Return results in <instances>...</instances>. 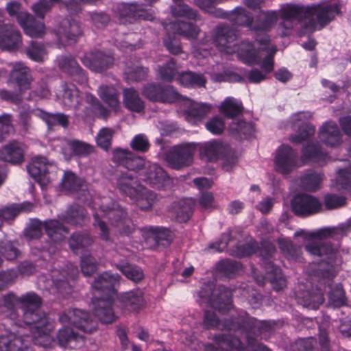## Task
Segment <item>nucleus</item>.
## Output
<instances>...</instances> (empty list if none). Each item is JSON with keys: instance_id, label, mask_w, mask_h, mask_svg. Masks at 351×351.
<instances>
[{"instance_id": "nucleus-1", "label": "nucleus", "mask_w": 351, "mask_h": 351, "mask_svg": "<svg viewBox=\"0 0 351 351\" xmlns=\"http://www.w3.org/2000/svg\"><path fill=\"white\" fill-rule=\"evenodd\" d=\"M19 298V304L23 311V322L32 332L34 344L44 348L51 347L53 340L50 333L54 325L40 310L42 298L34 291L27 292Z\"/></svg>"}, {"instance_id": "nucleus-2", "label": "nucleus", "mask_w": 351, "mask_h": 351, "mask_svg": "<svg viewBox=\"0 0 351 351\" xmlns=\"http://www.w3.org/2000/svg\"><path fill=\"white\" fill-rule=\"evenodd\" d=\"M258 324L256 318L242 310L237 311L235 315L221 320L215 311L206 310L203 319V325L206 329L215 328L245 335L249 345H254V339L251 336V332L258 327Z\"/></svg>"}, {"instance_id": "nucleus-3", "label": "nucleus", "mask_w": 351, "mask_h": 351, "mask_svg": "<svg viewBox=\"0 0 351 351\" xmlns=\"http://www.w3.org/2000/svg\"><path fill=\"white\" fill-rule=\"evenodd\" d=\"M198 295L208 299L210 305L221 313H226L233 306L232 290L223 285L216 287L213 282L208 281L202 285Z\"/></svg>"}, {"instance_id": "nucleus-4", "label": "nucleus", "mask_w": 351, "mask_h": 351, "mask_svg": "<svg viewBox=\"0 0 351 351\" xmlns=\"http://www.w3.org/2000/svg\"><path fill=\"white\" fill-rule=\"evenodd\" d=\"M263 259V267L268 276L273 289L280 291L287 287V280L282 273L281 269L276 265L270 259L276 252L275 245L268 240H263L258 251Z\"/></svg>"}, {"instance_id": "nucleus-5", "label": "nucleus", "mask_w": 351, "mask_h": 351, "mask_svg": "<svg viewBox=\"0 0 351 351\" xmlns=\"http://www.w3.org/2000/svg\"><path fill=\"white\" fill-rule=\"evenodd\" d=\"M99 208L102 217L108 218L120 234L129 236L135 231L136 225L128 216L125 209L117 202L112 201L108 205L101 204Z\"/></svg>"}, {"instance_id": "nucleus-6", "label": "nucleus", "mask_w": 351, "mask_h": 351, "mask_svg": "<svg viewBox=\"0 0 351 351\" xmlns=\"http://www.w3.org/2000/svg\"><path fill=\"white\" fill-rule=\"evenodd\" d=\"M307 21L304 23L303 28L305 32H314L316 29V16L318 24L322 28L329 24L336 15L340 14V6L338 3L322 4L318 3L308 5Z\"/></svg>"}, {"instance_id": "nucleus-7", "label": "nucleus", "mask_w": 351, "mask_h": 351, "mask_svg": "<svg viewBox=\"0 0 351 351\" xmlns=\"http://www.w3.org/2000/svg\"><path fill=\"white\" fill-rule=\"evenodd\" d=\"M196 149L197 144L195 143H184L174 145L165 154V160L171 168L180 170L193 163Z\"/></svg>"}, {"instance_id": "nucleus-8", "label": "nucleus", "mask_w": 351, "mask_h": 351, "mask_svg": "<svg viewBox=\"0 0 351 351\" xmlns=\"http://www.w3.org/2000/svg\"><path fill=\"white\" fill-rule=\"evenodd\" d=\"M142 95L152 102L173 104L181 100L182 95L170 85L148 83L144 86Z\"/></svg>"}, {"instance_id": "nucleus-9", "label": "nucleus", "mask_w": 351, "mask_h": 351, "mask_svg": "<svg viewBox=\"0 0 351 351\" xmlns=\"http://www.w3.org/2000/svg\"><path fill=\"white\" fill-rule=\"evenodd\" d=\"M58 319L62 324H71L86 333H92L97 326L88 312L77 308L61 313Z\"/></svg>"}, {"instance_id": "nucleus-10", "label": "nucleus", "mask_w": 351, "mask_h": 351, "mask_svg": "<svg viewBox=\"0 0 351 351\" xmlns=\"http://www.w3.org/2000/svg\"><path fill=\"white\" fill-rule=\"evenodd\" d=\"M291 208L296 216L306 217L320 212L322 204L316 197L300 193L291 199Z\"/></svg>"}, {"instance_id": "nucleus-11", "label": "nucleus", "mask_w": 351, "mask_h": 351, "mask_svg": "<svg viewBox=\"0 0 351 351\" xmlns=\"http://www.w3.org/2000/svg\"><path fill=\"white\" fill-rule=\"evenodd\" d=\"M117 14L121 23L123 21L132 23L137 20L153 21L154 12L151 9H146L143 4L137 3H121L117 7Z\"/></svg>"}, {"instance_id": "nucleus-12", "label": "nucleus", "mask_w": 351, "mask_h": 351, "mask_svg": "<svg viewBox=\"0 0 351 351\" xmlns=\"http://www.w3.org/2000/svg\"><path fill=\"white\" fill-rule=\"evenodd\" d=\"M80 60L86 67L99 73L109 69L114 62V58L110 52L97 49L86 53Z\"/></svg>"}, {"instance_id": "nucleus-13", "label": "nucleus", "mask_w": 351, "mask_h": 351, "mask_svg": "<svg viewBox=\"0 0 351 351\" xmlns=\"http://www.w3.org/2000/svg\"><path fill=\"white\" fill-rule=\"evenodd\" d=\"M117 304L123 313H138L146 305L144 293L134 289L117 295Z\"/></svg>"}, {"instance_id": "nucleus-14", "label": "nucleus", "mask_w": 351, "mask_h": 351, "mask_svg": "<svg viewBox=\"0 0 351 351\" xmlns=\"http://www.w3.org/2000/svg\"><path fill=\"white\" fill-rule=\"evenodd\" d=\"M139 177L146 184L157 189H167L173 184V180L162 167L156 164L145 166L139 173Z\"/></svg>"}, {"instance_id": "nucleus-15", "label": "nucleus", "mask_w": 351, "mask_h": 351, "mask_svg": "<svg viewBox=\"0 0 351 351\" xmlns=\"http://www.w3.org/2000/svg\"><path fill=\"white\" fill-rule=\"evenodd\" d=\"M93 315L102 324L115 322L119 316L114 311V300L112 295L94 297L92 298Z\"/></svg>"}, {"instance_id": "nucleus-16", "label": "nucleus", "mask_w": 351, "mask_h": 351, "mask_svg": "<svg viewBox=\"0 0 351 351\" xmlns=\"http://www.w3.org/2000/svg\"><path fill=\"white\" fill-rule=\"evenodd\" d=\"M112 160L117 166L138 174L144 169L145 165L143 157L136 156L128 149L121 148H117L113 151Z\"/></svg>"}, {"instance_id": "nucleus-17", "label": "nucleus", "mask_w": 351, "mask_h": 351, "mask_svg": "<svg viewBox=\"0 0 351 351\" xmlns=\"http://www.w3.org/2000/svg\"><path fill=\"white\" fill-rule=\"evenodd\" d=\"M275 167L282 174H289L298 164V153L289 145H281L276 151Z\"/></svg>"}, {"instance_id": "nucleus-18", "label": "nucleus", "mask_w": 351, "mask_h": 351, "mask_svg": "<svg viewBox=\"0 0 351 351\" xmlns=\"http://www.w3.org/2000/svg\"><path fill=\"white\" fill-rule=\"evenodd\" d=\"M25 328L19 326L17 330L0 335V351H27V339L30 337L24 330Z\"/></svg>"}, {"instance_id": "nucleus-19", "label": "nucleus", "mask_w": 351, "mask_h": 351, "mask_svg": "<svg viewBox=\"0 0 351 351\" xmlns=\"http://www.w3.org/2000/svg\"><path fill=\"white\" fill-rule=\"evenodd\" d=\"M58 65L62 72L69 75L77 84L80 85L87 84L88 77L86 71L71 56H61L58 57Z\"/></svg>"}, {"instance_id": "nucleus-20", "label": "nucleus", "mask_w": 351, "mask_h": 351, "mask_svg": "<svg viewBox=\"0 0 351 351\" xmlns=\"http://www.w3.org/2000/svg\"><path fill=\"white\" fill-rule=\"evenodd\" d=\"M62 221L77 228H83L90 223V217L86 208L83 206L73 204L67 206L66 210L58 215Z\"/></svg>"}, {"instance_id": "nucleus-21", "label": "nucleus", "mask_w": 351, "mask_h": 351, "mask_svg": "<svg viewBox=\"0 0 351 351\" xmlns=\"http://www.w3.org/2000/svg\"><path fill=\"white\" fill-rule=\"evenodd\" d=\"M115 184L119 191L130 199L136 196L143 186L136 176L130 172H121L115 178Z\"/></svg>"}, {"instance_id": "nucleus-22", "label": "nucleus", "mask_w": 351, "mask_h": 351, "mask_svg": "<svg viewBox=\"0 0 351 351\" xmlns=\"http://www.w3.org/2000/svg\"><path fill=\"white\" fill-rule=\"evenodd\" d=\"M8 81L14 84L21 93L30 88L33 78L31 71L25 64L16 62L10 71Z\"/></svg>"}, {"instance_id": "nucleus-23", "label": "nucleus", "mask_w": 351, "mask_h": 351, "mask_svg": "<svg viewBox=\"0 0 351 351\" xmlns=\"http://www.w3.org/2000/svg\"><path fill=\"white\" fill-rule=\"evenodd\" d=\"M22 44V36L16 27L12 25H3L0 28V49L8 51H15Z\"/></svg>"}, {"instance_id": "nucleus-24", "label": "nucleus", "mask_w": 351, "mask_h": 351, "mask_svg": "<svg viewBox=\"0 0 351 351\" xmlns=\"http://www.w3.org/2000/svg\"><path fill=\"white\" fill-rule=\"evenodd\" d=\"M236 40L235 31L228 25H220L215 28L213 43L220 51L232 52V47L235 45Z\"/></svg>"}, {"instance_id": "nucleus-25", "label": "nucleus", "mask_w": 351, "mask_h": 351, "mask_svg": "<svg viewBox=\"0 0 351 351\" xmlns=\"http://www.w3.org/2000/svg\"><path fill=\"white\" fill-rule=\"evenodd\" d=\"M56 338L58 345L66 349L75 350L84 344V337L67 326L58 330Z\"/></svg>"}, {"instance_id": "nucleus-26", "label": "nucleus", "mask_w": 351, "mask_h": 351, "mask_svg": "<svg viewBox=\"0 0 351 351\" xmlns=\"http://www.w3.org/2000/svg\"><path fill=\"white\" fill-rule=\"evenodd\" d=\"M63 222L59 219H49L43 221V230L51 241L60 243L69 233V228Z\"/></svg>"}, {"instance_id": "nucleus-27", "label": "nucleus", "mask_w": 351, "mask_h": 351, "mask_svg": "<svg viewBox=\"0 0 351 351\" xmlns=\"http://www.w3.org/2000/svg\"><path fill=\"white\" fill-rule=\"evenodd\" d=\"M18 23L25 33L32 38H40L45 34V24L37 21L32 14H21L18 17Z\"/></svg>"}, {"instance_id": "nucleus-28", "label": "nucleus", "mask_w": 351, "mask_h": 351, "mask_svg": "<svg viewBox=\"0 0 351 351\" xmlns=\"http://www.w3.org/2000/svg\"><path fill=\"white\" fill-rule=\"evenodd\" d=\"M319 138L325 145L336 147L341 143V134L337 124L333 121L324 123L319 130Z\"/></svg>"}, {"instance_id": "nucleus-29", "label": "nucleus", "mask_w": 351, "mask_h": 351, "mask_svg": "<svg viewBox=\"0 0 351 351\" xmlns=\"http://www.w3.org/2000/svg\"><path fill=\"white\" fill-rule=\"evenodd\" d=\"M70 250L75 254L86 251L94 243V238L88 231H75L67 241Z\"/></svg>"}, {"instance_id": "nucleus-30", "label": "nucleus", "mask_w": 351, "mask_h": 351, "mask_svg": "<svg viewBox=\"0 0 351 351\" xmlns=\"http://www.w3.org/2000/svg\"><path fill=\"white\" fill-rule=\"evenodd\" d=\"M24 154L22 145L16 141L10 142L0 149V159L13 165L23 162Z\"/></svg>"}, {"instance_id": "nucleus-31", "label": "nucleus", "mask_w": 351, "mask_h": 351, "mask_svg": "<svg viewBox=\"0 0 351 351\" xmlns=\"http://www.w3.org/2000/svg\"><path fill=\"white\" fill-rule=\"evenodd\" d=\"M297 303L304 307L316 310L324 302V297L319 289H312L296 293Z\"/></svg>"}, {"instance_id": "nucleus-32", "label": "nucleus", "mask_w": 351, "mask_h": 351, "mask_svg": "<svg viewBox=\"0 0 351 351\" xmlns=\"http://www.w3.org/2000/svg\"><path fill=\"white\" fill-rule=\"evenodd\" d=\"M232 51H236L239 60L247 65L252 66L259 62L258 51L255 48L253 42L249 40H242L237 49Z\"/></svg>"}, {"instance_id": "nucleus-33", "label": "nucleus", "mask_w": 351, "mask_h": 351, "mask_svg": "<svg viewBox=\"0 0 351 351\" xmlns=\"http://www.w3.org/2000/svg\"><path fill=\"white\" fill-rule=\"evenodd\" d=\"M119 282V276L110 272H104L96 278L92 285L93 288L104 293L106 295H111L115 291V285Z\"/></svg>"}, {"instance_id": "nucleus-34", "label": "nucleus", "mask_w": 351, "mask_h": 351, "mask_svg": "<svg viewBox=\"0 0 351 351\" xmlns=\"http://www.w3.org/2000/svg\"><path fill=\"white\" fill-rule=\"evenodd\" d=\"M276 243L282 255L289 261L302 262V248L295 245L290 239L278 238Z\"/></svg>"}, {"instance_id": "nucleus-35", "label": "nucleus", "mask_w": 351, "mask_h": 351, "mask_svg": "<svg viewBox=\"0 0 351 351\" xmlns=\"http://www.w3.org/2000/svg\"><path fill=\"white\" fill-rule=\"evenodd\" d=\"M19 298L14 293L10 292L2 297L0 304V311L5 317L10 319L14 324L18 326V313L17 304H19Z\"/></svg>"}, {"instance_id": "nucleus-36", "label": "nucleus", "mask_w": 351, "mask_h": 351, "mask_svg": "<svg viewBox=\"0 0 351 351\" xmlns=\"http://www.w3.org/2000/svg\"><path fill=\"white\" fill-rule=\"evenodd\" d=\"M82 29L81 25L75 20L68 22V25L62 28V32L59 29L57 33L58 42L59 45H63V41L75 43L80 37L82 36Z\"/></svg>"}, {"instance_id": "nucleus-37", "label": "nucleus", "mask_w": 351, "mask_h": 351, "mask_svg": "<svg viewBox=\"0 0 351 351\" xmlns=\"http://www.w3.org/2000/svg\"><path fill=\"white\" fill-rule=\"evenodd\" d=\"M301 161L304 164L309 162H324L329 156L324 152L318 144H308L304 146L301 151Z\"/></svg>"}, {"instance_id": "nucleus-38", "label": "nucleus", "mask_w": 351, "mask_h": 351, "mask_svg": "<svg viewBox=\"0 0 351 351\" xmlns=\"http://www.w3.org/2000/svg\"><path fill=\"white\" fill-rule=\"evenodd\" d=\"M279 14L277 10H260L259 15L254 21V32H268L276 23Z\"/></svg>"}, {"instance_id": "nucleus-39", "label": "nucleus", "mask_w": 351, "mask_h": 351, "mask_svg": "<svg viewBox=\"0 0 351 351\" xmlns=\"http://www.w3.org/2000/svg\"><path fill=\"white\" fill-rule=\"evenodd\" d=\"M58 96L61 98L64 106L69 108H77L80 102V91L71 83H64L61 86Z\"/></svg>"}, {"instance_id": "nucleus-40", "label": "nucleus", "mask_w": 351, "mask_h": 351, "mask_svg": "<svg viewBox=\"0 0 351 351\" xmlns=\"http://www.w3.org/2000/svg\"><path fill=\"white\" fill-rule=\"evenodd\" d=\"M123 104L131 112L140 113L145 108V102L134 88H125L123 91Z\"/></svg>"}, {"instance_id": "nucleus-41", "label": "nucleus", "mask_w": 351, "mask_h": 351, "mask_svg": "<svg viewBox=\"0 0 351 351\" xmlns=\"http://www.w3.org/2000/svg\"><path fill=\"white\" fill-rule=\"evenodd\" d=\"M62 189L71 193H85L87 189L86 182L70 171H65L62 179Z\"/></svg>"}, {"instance_id": "nucleus-42", "label": "nucleus", "mask_w": 351, "mask_h": 351, "mask_svg": "<svg viewBox=\"0 0 351 351\" xmlns=\"http://www.w3.org/2000/svg\"><path fill=\"white\" fill-rule=\"evenodd\" d=\"M219 110L226 118L233 119L243 114L244 107L241 101L228 97L221 102Z\"/></svg>"}, {"instance_id": "nucleus-43", "label": "nucleus", "mask_w": 351, "mask_h": 351, "mask_svg": "<svg viewBox=\"0 0 351 351\" xmlns=\"http://www.w3.org/2000/svg\"><path fill=\"white\" fill-rule=\"evenodd\" d=\"M228 131L230 135L242 141L248 139L253 135L254 125L252 123L243 120L233 121L229 125Z\"/></svg>"}, {"instance_id": "nucleus-44", "label": "nucleus", "mask_w": 351, "mask_h": 351, "mask_svg": "<svg viewBox=\"0 0 351 351\" xmlns=\"http://www.w3.org/2000/svg\"><path fill=\"white\" fill-rule=\"evenodd\" d=\"M305 250L314 256H326L332 258L335 254V250L330 242L313 241L304 245Z\"/></svg>"}, {"instance_id": "nucleus-45", "label": "nucleus", "mask_w": 351, "mask_h": 351, "mask_svg": "<svg viewBox=\"0 0 351 351\" xmlns=\"http://www.w3.org/2000/svg\"><path fill=\"white\" fill-rule=\"evenodd\" d=\"M227 17L233 24L245 27L253 31L254 17L252 13L243 8H236L231 13L227 12Z\"/></svg>"}, {"instance_id": "nucleus-46", "label": "nucleus", "mask_w": 351, "mask_h": 351, "mask_svg": "<svg viewBox=\"0 0 351 351\" xmlns=\"http://www.w3.org/2000/svg\"><path fill=\"white\" fill-rule=\"evenodd\" d=\"M212 106L208 104H193L186 110L185 115L188 121L197 124L210 112Z\"/></svg>"}, {"instance_id": "nucleus-47", "label": "nucleus", "mask_w": 351, "mask_h": 351, "mask_svg": "<svg viewBox=\"0 0 351 351\" xmlns=\"http://www.w3.org/2000/svg\"><path fill=\"white\" fill-rule=\"evenodd\" d=\"M171 208L176 220L180 223H184L192 215L193 203L191 199H183L177 202H173Z\"/></svg>"}, {"instance_id": "nucleus-48", "label": "nucleus", "mask_w": 351, "mask_h": 351, "mask_svg": "<svg viewBox=\"0 0 351 351\" xmlns=\"http://www.w3.org/2000/svg\"><path fill=\"white\" fill-rule=\"evenodd\" d=\"M179 83L185 87H204L207 80L204 74L193 71H186L180 73L178 76Z\"/></svg>"}, {"instance_id": "nucleus-49", "label": "nucleus", "mask_w": 351, "mask_h": 351, "mask_svg": "<svg viewBox=\"0 0 351 351\" xmlns=\"http://www.w3.org/2000/svg\"><path fill=\"white\" fill-rule=\"evenodd\" d=\"M308 5L288 4L279 10L280 17L285 21L293 19H305L307 21Z\"/></svg>"}, {"instance_id": "nucleus-50", "label": "nucleus", "mask_w": 351, "mask_h": 351, "mask_svg": "<svg viewBox=\"0 0 351 351\" xmlns=\"http://www.w3.org/2000/svg\"><path fill=\"white\" fill-rule=\"evenodd\" d=\"M175 34H180L188 39H195L197 38L199 29L192 22H186L178 20L170 25Z\"/></svg>"}, {"instance_id": "nucleus-51", "label": "nucleus", "mask_w": 351, "mask_h": 351, "mask_svg": "<svg viewBox=\"0 0 351 351\" xmlns=\"http://www.w3.org/2000/svg\"><path fill=\"white\" fill-rule=\"evenodd\" d=\"M141 231L145 239H152L157 244L162 241H168L171 239V231L167 228L145 226L142 228Z\"/></svg>"}, {"instance_id": "nucleus-52", "label": "nucleus", "mask_w": 351, "mask_h": 351, "mask_svg": "<svg viewBox=\"0 0 351 351\" xmlns=\"http://www.w3.org/2000/svg\"><path fill=\"white\" fill-rule=\"evenodd\" d=\"M242 269V265L236 261L225 259L216 265V270L222 277L230 279L234 278Z\"/></svg>"}, {"instance_id": "nucleus-53", "label": "nucleus", "mask_w": 351, "mask_h": 351, "mask_svg": "<svg viewBox=\"0 0 351 351\" xmlns=\"http://www.w3.org/2000/svg\"><path fill=\"white\" fill-rule=\"evenodd\" d=\"M98 95L102 101L112 109L115 111H117L119 109V94L114 87L102 85L99 88Z\"/></svg>"}, {"instance_id": "nucleus-54", "label": "nucleus", "mask_w": 351, "mask_h": 351, "mask_svg": "<svg viewBox=\"0 0 351 351\" xmlns=\"http://www.w3.org/2000/svg\"><path fill=\"white\" fill-rule=\"evenodd\" d=\"M214 341L220 346H226L230 351H245L244 343L239 337L230 334H219L214 337Z\"/></svg>"}, {"instance_id": "nucleus-55", "label": "nucleus", "mask_w": 351, "mask_h": 351, "mask_svg": "<svg viewBox=\"0 0 351 351\" xmlns=\"http://www.w3.org/2000/svg\"><path fill=\"white\" fill-rule=\"evenodd\" d=\"M131 199L136 202L137 206L141 210L146 211L150 210L154 206L156 199V195L154 192L147 189L143 186L141 191L137 193L136 196Z\"/></svg>"}, {"instance_id": "nucleus-56", "label": "nucleus", "mask_w": 351, "mask_h": 351, "mask_svg": "<svg viewBox=\"0 0 351 351\" xmlns=\"http://www.w3.org/2000/svg\"><path fill=\"white\" fill-rule=\"evenodd\" d=\"M173 1L174 5L171 6V13L173 16L184 17L194 21L199 19L197 12L184 3L183 0H173Z\"/></svg>"}, {"instance_id": "nucleus-57", "label": "nucleus", "mask_w": 351, "mask_h": 351, "mask_svg": "<svg viewBox=\"0 0 351 351\" xmlns=\"http://www.w3.org/2000/svg\"><path fill=\"white\" fill-rule=\"evenodd\" d=\"M36 115L43 119L49 128L60 125L66 128L69 125L68 117L63 113L51 114L43 110H38Z\"/></svg>"}, {"instance_id": "nucleus-58", "label": "nucleus", "mask_w": 351, "mask_h": 351, "mask_svg": "<svg viewBox=\"0 0 351 351\" xmlns=\"http://www.w3.org/2000/svg\"><path fill=\"white\" fill-rule=\"evenodd\" d=\"M46 165V158L41 156L34 157L32 162L27 166V172L32 178L38 181L48 173Z\"/></svg>"}, {"instance_id": "nucleus-59", "label": "nucleus", "mask_w": 351, "mask_h": 351, "mask_svg": "<svg viewBox=\"0 0 351 351\" xmlns=\"http://www.w3.org/2000/svg\"><path fill=\"white\" fill-rule=\"evenodd\" d=\"M315 132V127L310 123H302L298 128L297 134L289 138L291 143L300 144L308 141L311 138Z\"/></svg>"}, {"instance_id": "nucleus-60", "label": "nucleus", "mask_w": 351, "mask_h": 351, "mask_svg": "<svg viewBox=\"0 0 351 351\" xmlns=\"http://www.w3.org/2000/svg\"><path fill=\"white\" fill-rule=\"evenodd\" d=\"M195 4L204 12L208 13L217 18L225 19L227 12L221 8H216L217 0H195Z\"/></svg>"}, {"instance_id": "nucleus-61", "label": "nucleus", "mask_w": 351, "mask_h": 351, "mask_svg": "<svg viewBox=\"0 0 351 351\" xmlns=\"http://www.w3.org/2000/svg\"><path fill=\"white\" fill-rule=\"evenodd\" d=\"M322 180L323 174L311 171L301 178V186L306 191L314 192L319 188Z\"/></svg>"}, {"instance_id": "nucleus-62", "label": "nucleus", "mask_w": 351, "mask_h": 351, "mask_svg": "<svg viewBox=\"0 0 351 351\" xmlns=\"http://www.w3.org/2000/svg\"><path fill=\"white\" fill-rule=\"evenodd\" d=\"M21 254L16 241H3L0 242V257L12 261L16 259Z\"/></svg>"}, {"instance_id": "nucleus-63", "label": "nucleus", "mask_w": 351, "mask_h": 351, "mask_svg": "<svg viewBox=\"0 0 351 351\" xmlns=\"http://www.w3.org/2000/svg\"><path fill=\"white\" fill-rule=\"evenodd\" d=\"M178 67L174 58H171L166 64L159 66L158 75L165 82H171L178 73Z\"/></svg>"}, {"instance_id": "nucleus-64", "label": "nucleus", "mask_w": 351, "mask_h": 351, "mask_svg": "<svg viewBox=\"0 0 351 351\" xmlns=\"http://www.w3.org/2000/svg\"><path fill=\"white\" fill-rule=\"evenodd\" d=\"M27 57L35 62H43L47 55L45 46L42 43L31 41L25 49Z\"/></svg>"}]
</instances>
